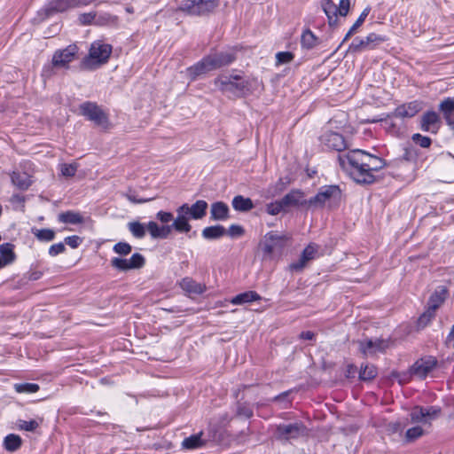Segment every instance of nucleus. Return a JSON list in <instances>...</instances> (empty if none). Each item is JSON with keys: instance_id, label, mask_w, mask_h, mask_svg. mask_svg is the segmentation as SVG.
Returning a JSON list of instances; mask_svg holds the SVG:
<instances>
[{"instance_id": "obj_1", "label": "nucleus", "mask_w": 454, "mask_h": 454, "mask_svg": "<svg viewBox=\"0 0 454 454\" xmlns=\"http://www.w3.org/2000/svg\"><path fill=\"white\" fill-rule=\"evenodd\" d=\"M338 160L341 168L357 184H372L375 181L373 172L384 167L380 158L359 149L339 154Z\"/></svg>"}, {"instance_id": "obj_2", "label": "nucleus", "mask_w": 454, "mask_h": 454, "mask_svg": "<svg viewBox=\"0 0 454 454\" xmlns=\"http://www.w3.org/2000/svg\"><path fill=\"white\" fill-rule=\"evenodd\" d=\"M218 90L234 98H242L258 90L260 82L256 78H243L238 74H223L215 80Z\"/></svg>"}, {"instance_id": "obj_3", "label": "nucleus", "mask_w": 454, "mask_h": 454, "mask_svg": "<svg viewBox=\"0 0 454 454\" xmlns=\"http://www.w3.org/2000/svg\"><path fill=\"white\" fill-rule=\"evenodd\" d=\"M234 60V57L230 52H218L210 54L194 66L187 69L188 75L192 79L207 74L222 67L231 64Z\"/></svg>"}, {"instance_id": "obj_4", "label": "nucleus", "mask_w": 454, "mask_h": 454, "mask_svg": "<svg viewBox=\"0 0 454 454\" xmlns=\"http://www.w3.org/2000/svg\"><path fill=\"white\" fill-rule=\"evenodd\" d=\"M112 45L101 41L91 43L89 54L81 63L84 69H95L107 62L112 54Z\"/></svg>"}, {"instance_id": "obj_5", "label": "nucleus", "mask_w": 454, "mask_h": 454, "mask_svg": "<svg viewBox=\"0 0 454 454\" xmlns=\"http://www.w3.org/2000/svg\"><path fill=\"white\" fill-rule=\"evenodd\" d=\"M341 197L340 190L336 185L322 187L319 192L309 200V209H317L327 207H335Z\"/></svg>"}, {"instance_id": "obj_6", "label": "nucleus", "mask_w": 454, "mask_h": 454, "mask_svg": "<svg viewBox=\"0 0 454 454\" xmlns=\"http://www.w3.org/2000/svg\"><path fill=\"white\" fill-rule=\"evenodd\" d=\"M79 112L96 127L107 130L112 127L107 113L94 102H84L79 106Z\"/></svg>"}, {"instance_id": "obj_7", "label": "nucleus", "mask_w": 454, "mask_h": 454, "mask_svg": "<svg viewBox=\"0 0 454 454\" xmlns=\"http://www.w3.org/2000/svg\"><path fill=\"white\" fill-rule=\"evenodd\" d=\"M94 0H52L47 6L38 11L33 19L34 22H41L55 12H64L69 8L86 5Z\"/></svg>"}, {"instance_id": "obj_8", "label": "nucleus", "mask_w": 454, "mask_h": 454, "mask_svg": "<svg viewBox=\"0 0 454 454\" xmlns=\"http://www.w3.org/2000/svg\"><path fill=\"white\" fill-rule=\"evenodd\" d=\"M275 437L278 441H290L307 435V428L301 422L278 425L276 428Z\"/></svg>"}, {"instance_id": "obj_9", "label": "nucleus", "mask_w": 454, "mask_h": 454, "mask_svg": "<svg viewBox=\"0 0 454 454\" xmlns=\"http://www.w3.org/2000/svg\"><path fill=\"white\" fill-rule=\"evenodd\" d=\"M441 410L435 407L423 408L415 407L412 409L410 416L411 421L414 424H419L424 428L431 427V421L439 417Z\"/></svg>"}, {"instance_id": "obj_10", "label": "nucleus", "mask_w": 454, "mask_h": 454, "mask_svg": "<svg viewBox=\"0 0 454 454\" xmlns=\"http://www.w3.org/2000/svg\"><path fill=\"white\" fill-rule=\"evenodd\" d=\"M145 264V258L142 254L136 253L129 259L114 257L111 260V266L120 271L140 269Z\"/></svg>"}, {"instance_id": "obj_11", "label": "nucleus", "mask_w": 454, "mask_h": 454, "mask_svg": "<svg viewBox=\"0 0 454 454\" xmlns=\"http://www.w3.org/2000/svg\"><path fill=\"white\" fill-rule=\"evenodd\" d=\"M287 239L288 238L285 235L267 233L261 243L264 254L270 256L274 252L280 250Z\"/></svg>"}, {"instance_id": "obj_12", "label": "nucleus", "mask_w": 454, "mask_h": 454, "mask_svg": "<svg viewBox=\"0 0 454 454\" xmlns=\"http://www.w3.org/2000/svg\"><path fill=\"white\" fill-rule=\"evenodd\" d=\"M78 53V47L75 44L68 45L63 50L55 51L52 57V66L54 67L67 68L68 64L72 62Z\"/></svg>"}, {"instance_id": "obj_13", "label": "nucleus", "mask_w": 454, "mask_h": 454, "mask_svg": "<svg viewBox=\"0 0 454 454\" xmlns=\"http://www.w3.org/2000/svg\"><path fill=\"white\" fill-rule=\"evenodd\" d=\"M437 364V360L434 356H426L417 360L410 369L411 375L419 379L427 377Z\"/></svg>"}, {"instance_id": "obj_14", "label": "nucleus", "mask_w": 454, "mask_h": 454, "mask_svg": "<svg viewBox=\"0 0 454 454\" xmlns=\"http://www.w3.org/2000/svg\"><path fill=\"white\" fill-rule=\"evenodd\" d=\"M391 345L388 340L374 339L358 342L359 350L365 356H374L386 351Z\"/></svg>"}, {"instance_id": "obj_15", "label": "nucleus", "mask_w": 454, "mask_h": 454, "mask_svg": "<svg viewBox=\"0 0 454 454\" xmlns=\"http://www.w3.org/2000/svg\"><path fill=\"white\" fill-rule=\"evenodd\" d=\"M282 204L286 207H304L309 209V200L305 199V194L301 190H292L282 198Z\"/></svg>"}, {"instance_id": "obj_16", "label": "nucleus", "mask_w": 454, "mask_h": 454, "mask_svg": "<svg viewBox=\"0 0 454 454\" xmlns=\"http://www.w3.org/2000/svg\"><path fill=\"white\" fill-rule=\"evenodd\" d=\"M207 207V204L204 200H197L192 206L184 204L177 208L176 212H184L187 215H191L193 219L202 218Z\"/></svg>"}, {"instance_id": "obj_17", "label": "nucleus", "mask_w": 454, "mask_h": 454, "mask_svg": "<svg viewBox=\"0 0 454 454\" xmlns=\"http://www.w3.org/2000/svg\"><path fill=\"white\" fill-rule=\"evenodd\" d=\"M422 109V105L419 101H413L398 106L394 113L395 117L411 118L416 115Z\"/></svg>"}, {"instance_id": "obj_18", "label": "nucleus", "mask_w": 454, "mask_h": 454, "mask_svg": "<svg viewBox=\"0 0 454 454\" xmlns=\"http://www.w3.org/2000/svg\"><path fill=\"white\" fill-rule=\"evenodd\" d=\"M324 142L329 148L338 152H341L347 148V144L344 137L336 132H327L324 136Z\"/></svg>"}, {"instance_id": "obj_19", "label": "nucleus", "mask_w": 454, "mask_h": 454, "mask_svg": "<svg viewBox=\"0 0 454 454\" xmlns=\"http://www.w3.org/2000/svg\"><path fill=\"white\" fill-rule=\"evenodd\" d=\"M146 231L153 239H167L172 232L170 225L160 226L156 222L150 221L146 224Z\"/></svg>"}, {"instance_id": "obj_20", "label": "nucleus", "mask_w": 454, "mask_h": 454, "mask_svg": "<svg viewBox=\"0 0 454 454\" xmlns=\"http://www.w3.org/2000/svg\"><path fill=\"white\" fill-rule=\"evenodd\" d=\"M439 121L440 118L435 112H427L423 114L421 119V129L424 131L436 133L438 130Z\"/></svg>"}, {"instance_id": "obj_21", "label": "nucleus", "mask_w": 454, "mask_h": 454, "mask_svg": "<svg viewBox=\"0 0 454 454\" xmlns=\"http://www.w3.org/2000/svg\"><path fill=\"white\" fill-rule=\"evenodd\" d=\"M317 252V248L314 245H309L302 252L301 258L290 265V269L294 270H301L309 261L314 258Z\"/></svg>"}, {"instance_id": "obj_22", "label": "nucleus", "mask_w": 454, "mask_h": 454, "mask_svg": "<svg viewBox=\"0 0 454 454\" xmlns=\"http://www.w3.org/2000/svg\"><path fill=\"white\" fill-rule=\"evenodd\" d=\"M181 288L187 294H201L207 287L204 284L196 282L191 278H184L179 283Z\"/></svg>"}, {"instance_id": "obj_23", "label": "nucleus", "mask_w": 454, "mask_h": 454, "mask_svg": "<svg viewBox=\"0 0 454 454\" xmlns=\"http://www.w3.org/2000/svg\"><path fill=\"white\" fill-rule=\"evenodd\" d=\"M16 259L14 246L4 243L0 246V269L12 263Z\"/></svg>"}, {"instance_id": "obj_24", "label": "nucleus", "mask_w": 454, "mask_h": 454, "mask_svg": "<svg viewBox=\"0 0 454 454\" xmlns=\"http://www.w3.org/2000/svg\"><path fill=\"white\" fill-rule=\"evenodd\" d=\"M447 295H448L447 288L443 287V286L439 287L430 296L429 301H428V308L427 309L436 312V310L445 301Z\"/></svg>"}, {"instance_id": "obj_25", "label": "nucleus", "mask_w": 454, "mask_h": 454, "mask_svg": "<svg viewBox=\"0 0 454 454\" xmlns=\"http://www.w3.org/2000/svg\"><path fill=\"white\" fill-rule=\"evenodd\" d=\"M384 41V38L374 33L368 35L364 39H356L349 46V51L353 52L366 49L370 43Z\"/></svg>"}, {"instance_id": "obj_26", "label": "nucleus", "mask_w": 454, "mask_h": 454, "mask_svg": "<svg viewBox=\"0 0 454 454\" xmlns=\"http://www.w3.org/2000/svg\"><path fill=\"white\" fill-rule=\"evenodd\" d=\"M170 226L179 232L185 233L189 232L192 229L188 222V215L184 212H177V216Z\"/></svg>"}, {"instance_id": "obj_27", "label": "nucleus", "mask_w": 454, "mask_h": 454, "mask_svg": "<svg viewBox=\"0 0 454 454\" xmlns=\"http://www.w3.org/2000/svg\"><path fill=\"white\" fill-rule=\"evenodd\" d=\"M259 300H261V296L257 293L254 291H247L234 296L231 300V303L234 305H242Z\"/></svg>"}, {"instance_id": "obj_28", "label": "nucleus", "mask_w": 454, "mask_h": 454, "mask_svg": "<svg viewBox=\"0 0 454 454\" xmlns=\"http://www.w3.org/2000/svg\"><path fill=\"white\" fill-rule=\"evenodd\" d=\"M58 218L59 222L64 223L81 224L84 223L83 216L80 213L74 211L60 213Z\"/></svg>"}, {"instance_id": "obj_29", "label": "nucleus", "mask_w": 454, "mask_h": 454, "mask_svg": "<svg viewBox=\"0 0 454 454\" xmlns=\"http://www.w3.org/2000/svg\"><path fill=\"white\" fill-rule=\"evenodd\" d=\"M324 12L328 18V22L332 26L336 23L338 15L337 5L332 0H324L321 4Z\"/></svg>"}, {"instance_id": "obj_30", "label": "nucleus", "mask_w": 454, "mask_h": 454, "mask_svg": "<svg viewBox=\"0 0 454 454\" xmlns=\"http://www.w3.org/2000/svg\"><path fill=\"white\" fill-rule=\"evenodd\" d=\"M12 182L20 190H27L32 184L30 176L27 173L19 172H13L12 174Z\"/></svg>"}, {"instance_id": "obj_31", "label": "nucleus", "mask_w": 454, "mask_h": 454, "mask_svg": "<svg viewBox=\"0 0 454 454\" xmlns=\"http://www.w3.org/2000/svg\"><path fill=\"white\" fill-rule=\"evenodd\" d=\"M229 208L223 202H215L211 206V216L215 220H224L228 216Z\"/></svg>"}, {"instance_id": "obj_32", "label": "nucleus", "mask_w": 454, "mask_h": 454, "mask_svg": "<svg viewBox=\"0 0 454 454\" xmlns=\"http://www.w3.org/2000/svg\"><path fill=\"white\" fill-rule=\"evenodd\" d=\"M22 440L18 434H10L4 439V447L7 451L13 452L20 448Z\"/></svg>"}, {"instance_id": "obj_33", "label": "nucleus", "mask_w": 454, "mask_h": 454, "mask_svg": "<svg viewBox=\"0 0 454 454\" xmlns=\"http://www.w3.org/2000/svg\"><path fill=\"white\" fill-rule=\"evenodd\" d=\"M232 207L237 211L245 212L252 209L254 207V204L249 198L238 195L232 200Z\"/></svg>"}, {"instance_id": "obj_34", "label": "nucleus", "mask_w": 454, "mask_h": 454, "mask_svg": "<svg viewBox=\"0 0 454 454\" xmlns=\"http://www.w3.org/2000/svg\"><path fill=\"white\" fill-rule=\"evenodd\" d=\"M202 434H203L200 432L185 438L182 442L183 448L187 450H193L205 445V441L201 438Z\"/></svg>"}, {"instance_id": "obj_35", "label": "nucleus", "mask_w": 454, "mask_h": 454, "mask_svg": "<svg viewBox=\"0 0 454 454\" xmlns=\"http://www.w3.org/2000/svg\"><path fill=\"white\" fill-rule=\"evenodd\" d=\"M440 111L443 114L444 119L449 125L452 124L450 115L454 111V99L448 98L441 102L439 106Z\"/></svg>"}, {"instance_id": "obj_36", "label": "nucleus", "mask_w": 454, "mask_h": 454, "mask_svg": "<svg viewBox=\"0 0 454 454\" xmlns=\"http://www.w3.org/2000/svg\"><path fill=\"white\" fill-rule=\"evenodd\" d=\"M225 233L226 230L221 225L207 227L202 231L203 237L207 239L221 238Z\"/></svg>"}, {"instance_id": "obj_37", "label": "nucleus", "mask_w": 454, "mask_h": 454, "mask_svg": "<svg viewBox=\"0 0 454 454\" xmlns=\"http://www.w3.org/2000/svg\"><path fill=\"white\" fill-rule=\"evenodd\" d=\"M197 4L196 0H184L181 3L176 12H182L190 15H200Z\"/></svg>"}, {"instance_id": "obj_38", "label": "nucleus", "mask_w": 454, "mask_h": 454, "mask_svg": "<svg viewBox=\"0 0 454 454\" xmlns=\"http://www.w3.org/2000/svg\"><path fill=\"white\" fill-rule=\"evenodd\" d=\"M78 163H62L59 165V170L61 176L65 178H72L75 176L78 169Z\"/></svg>"}, {"instance_id": "obj_39", "label": "nucleus", "mask_w": 454, "mask_h": 454, "mask_svg": "<svg viewBox=\"0 0 454 454\" xmlns=\"http://www.w3.org/2000/svg\"><path fill=\"white\" fill-rule=\"evenodd\" d=\"M200 15L213 11L218 5V0H196Z\"/></svg>"}, {"instance_id": "obj_40", "label": "nucleus", "mask_w": 454, "mask_h": 454, "mask_svg": "<svg viewBox=\"0 0 454 454\" xmlns=\"http://www.w3.org/2000/svg\"><path fill=\"white\" fill-rule=\"evenodd\" d=\"M129 231L137 239H142L145 236L146 226L139 222H130L128 224Z\"/></svg>"}, {"instance_id": "obj_41", "label": "nucleus", "mask_w": 454, "mask_h": 454, "mask_svg": "<svg viewBox=\"0 0 454 454\" xmlns=\"http://www.w3.org/2000/svg\"><path fill=\"white\" fill-rule=\"evenodd\" d=\"M43 422V419H40V421H37L35 419H32V420H29V421H27V420H23V419H19L17 421V427L20 429V430H25V431H27V432H33L35 431L39 426L40 424Z\"/></svg>"}, {"instance_id": "obj_42", "label": "nucleus", "mask_w": 454, "mask_h": 454, "mask_svg": "<svg viewBox=\"0 0 454 454\" xmlns=\"http://www.w3.org/2000/svg\"><path fill=\"white\" fill-rule=\"evenodd\" d=\"M317 43V38L316 35L310 31L306 30L301 35V44L303 47L307 49H311L316 46Z\"/></svg>"}, {"instance_id": "obj_43", "label": "nucleus", "mask_w": 454, "mask_h": 454, "mask_svg": "<svg viewBox=\"0 0 454 454\" xmlns=\"http://www.w3.org/2000/svg\"><path fill=\"white\" fill-rule=\"evenodd\" d=\"M425 428L422 426H415L413 427L409 428L405 433V439L407 442H411L414 440L419 438L425 434Z\"/></svg>"}, {"instance_id": "obj_44", "label": "nucleus", "mask_w": 454, "mask_h": 454, "mask_svg": "<svg viewBox=\"0 0 454 454\" xmlns=\"http://www.w3.org/2000/svg\"><path fill=\"white\" fill-rule=\"evenodd\" d=\"M377 368L374 365L366 364L359 372V378L362 380H371L377 376Z\"/></svg>"}, {"instance_id": "obj_45", "label": "nucleus", "mask_w": 454, "mask_h": 454, "mask_svg": "<svg viewBox=\"0 0 454 454\" xmlns=\"http://www.w3.org/2000/svg\"><path fill=\"white\" fill-rule=\"evenodd\" d=\"M14 388L18 393H35L39 390V386L35 383L15 384Z\"/></svg>"}, {"instance_id": "obj_46", "label": "nucleus", "mask_w": 454, "mask_h": 454, "mask_svg": "<svg viewBox=\"0 0 454 454\" xmlns=\"http://www.w3.org/2000/svg\"><path fill=\"white\" fill-rule=\"evenodd\" d=\"M286 206L282 204V199L280 200L271 202L267 205L266 211L268 214L271 215H276L279 214L282 210H284Z\"/></svg>"}, {"instance_id": "obj_47", "label": "nucleus", "mask_w": 454, "mask_h": 454, "mask_svg": "<svg viewBox=\"0 0 454 454\" xmlns=\"http://www.w3.org/2000/svg\"><path fill=\"white\" fill-rule=\"evenodd\" d=\"M34 233L38 239L43 241H51L55 237V232L50 229L36 230Z\"/></svg>"}, {"instance_id": "obj_48", "label": "nucleus", "mask_w": 454, "mask_h": 454, "mask_svg": "<svg viewBox=\"0 0 454 454\" xmlns=\"http://www.w3.org/2000/svg\"><path fill=\"white\" fill-rule=\"evenodd\" d=\"M113 249L120 255H128L130 254L132 247L129 243L118 242L114 246Z\"/></svg>"}, {"instance_id": "obj_49", "label": "nucleus", "mask_w": 454, "mask_h": 454, "mask_svg": "<svg viewBox=\"0 0 454 454\" xmlns=\"http://www.w3.org/2000/svg\"><path fill=\"white\" fill-rule=\"evenodd\" d=\"M435 316V312L427 309L419 318L418 325L419 327H425Z\"/></svg>"}, {"instance_id": "obj_50", "label": "nucleus", "mask_w": 454, "mask_h": 454, "mask_svg": "<svg viewBox=\"0 0 454 454\" xmlns=\"http://www.w3.org/2000/svg\"><path fill=\"white\" fill-rule=\"evenodd\" d=\"M294 54L290 51L278 52L276 55L277 65L290 63L294 59Z\"/></svg>"}, {"instance_id": "obj_51", "label": "nucleus", "mask_w": 454, "mask_h": 454, "mask_svg": "<svg viewBox=\"0 0 454 454\" xmlns=\"http://www.w3.org/2000/svg\"><path fill=\"white\" fill-rule=\"evenodd\" d=\"M412 140L423 148H427L431 145V139L427 137L421 136L420 134H414L412 136Z\"/></svg>"}, {"instance_id": "obj_52", "label": "nucleus", "mask_w": 454, "mask_h": 454, "mask_svg": "<svg viewBox=\"0 0 454 454\" xmlns=\"http://www.w3.org/2000/svg\"><path fill=\"white\" fill-rule=\"evenodd\" d=\"M338 8V14L340 16H346L350 8V1L349 0H340Z\"/></svg>"}, {"instance_id": "obj_53", "label": "nucleus", "mask_w": 454, "mask_h": 454, "mask_svg": "<svg viewBox=\"0 0 454 454\" xmlns=\"http://www.w3.org/2000/svg\"><path fill=\"white\" fill-rule=\"evenodd\" d=\"M226 233L232 238L240 237L244 234V229L239 225L232 224Z\"/></svg>"}, {"instance_id": "obj_54", "label": "nucleus", "mask_w": 454, "mask_h": 454, "mask_svg": "<svg viewBox=\"0 0 454 454\" xmlns=\"http://www.w3.org/2000/svg\"><path fill=\"white\" fill-rule=\"evenodd\" d=\"M156 217L163 223H168L173 220V215L165 211H159L156 215Z\"/></svg>"}, {"instance_id": "obj_55", "label": "nucleus", "mask_w": 454, "mask_h": 454, "mask_svg": "<svg viewBox=\"0 0 454 454\" xmlns=\"http://www.w3.org/2000/svg\"><path fill=\"white\" fill-rule=\"evenodd\" d=\"M66 244L72 248H76L82 242V239L79 236L74 235L65 239Z\"/></svg>"}, {"instance_id": "obj_56", "label": "nucleus", "mask_w": 454, "mask_h": 454, "mask_svg": "<svg viewBox=\"0 0 454 454\" xmlns=\"http://www.w3.org/2000/svg\"><path fill=\"white\" fill-rule=\"evenodd\" d=\"M238 415L246 418H251L253 416V411L245 404H239L238 407Z\"/></svg>"}, {"instance_id": "obj_57", "label": "nucleus", "mask_w": 454, "mask_h": 454, "mask_svg": "<svg viewBox=\"0 0 454 454\" xmlns=\"http://www.w3.org/2000/svg\"><path fill=\"white\" fill-rule=\"evenodd\" d=\"M65 246L63 243H58V244H54L52 246H51L50 249H49V254L51 256H55L59 254H61L65 251Z\"/></svg>"}, {"instance_id": "obj_58", "label": "nucleus", "mask_w": 454, "mask_h": 454, "mask_svg": "<svg viewBox=\"0 0 454 454\" xmlns=\"http://www.w3.org/2000/svg\"><path fill=\"white\" fill-rule=\"evenodd\" d=\"M370 12V8H365L362 13L360 14L357 20L354 23V25L351 27H355V30H356L364 21L365 18L368 16Z\"/></svg>"}, {"instance_id": "obj_59", "label": "nucleus", "mask_w": 454, "mask_h": 454, "mask_svg": "<svg viewBox=\"0 0 454 454\" xmlns=\"http://www.w3.org/2000/svg\"><path fill=\"white\" fill-rule=\"evenodd\" d=\"M96 17L94 12L83 13L80 16L79 20L82 24L89 25L90 24Z\"/></svg>"}, {"instance_id": "obj_60", "label": "nucleus", "mask_w": 454, "mask_h": 454, "mask_svg": "<svg viewBox=\"0 0 454 454\" xmlns=\"http://www.w3.org/2000/svg\"><path fill=\"white\" fill-rule=\"evenodd\" d=\"M300 339L301 340H313L314 337H315V333L313 332H310V331H307V332H301L299 335Z\"/></svg>"}, {"instance_id": "obj_61", "label": "nucleus", "mask_w": 454, "mask_h": 454, "mask_svg": "<svg viewBox=\"0 0 454 454\" xmlns=\"http://www.w3.org/2000/svg\"><path fill=\"white\" fill-rule=\"evenodd\" d=\"M356 372V367L353 365H348L347 367V371H346V377L353 378L355 376Z\"/></svg>"}, {"instance_id": "obj_62", "label": "nucleus", "mask_w": 454, "mask_h": 454, "mask_svg": "<svg viewBox=\"0 0 454 454\" xmlns=\"http://www.w3.org/2000/svg\"><path fill=\"white\" fill-rule=\"evenodd\" d=\"M447 343L448 345L451 346L452 348H454V325H453V327L447 338Z\"/></svg>"}, {"instance_id": "obj_63", "label": "nucleus", "mask_w": 454, "mask_h": 454, "mask_svg": "<svg viewBox=\"0 0 454 454\" xmlns=\"http://www.w3.org/2000/svg\"><path fill=\"white\" fill-rule=\"evenodd\" d=\"M356 32L355 27H351L347 33L344 41L348 40Z\"/></svg>"}, {"instance_id": "obj_64", "label": "nucleus", "mask_w": 454, "mask_h": 454, "mask_svg": "<svg viewBox=\"0 0 454 454\" xmlns=\"http://www.w3.org/2000/svg\"><path fill=\"white\" fill-rule=\"evenodd\" d=\"M129 200L135 203H144L147 201V200H136L135 198H132L130 196L129 197Z\"/></svg>"}]
</instances>
